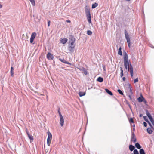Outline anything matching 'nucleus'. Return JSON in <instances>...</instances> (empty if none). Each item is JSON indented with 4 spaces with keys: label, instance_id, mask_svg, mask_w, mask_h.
Wrapping results in <instances>:
<instances>
[{
    "label": "nucleus",
    "instance_id": "nucleus-1",
    "mask_svg": "<svg viewBox=\"0 0 154 154\" xmlns=\"http://www.w3.org/2000/svg\"><path fill=\"white\" fill-rule=\"evenodd\" d=\"M123 58L124 59V65L125 68L128 71H130L131 77H132L133 75V68L131 63H129L128 55L126 52L124 53Z\"/></svg>",
    "mask_w": 154,
    "mask_h": 154
},
{
    "label": "nucleus",
    "instance_id": "nucleus-2",
    "mask_svg": "<svg viewBox=\"0 0 154 154\" xmlns=\"http://www.w3.org/2000/svg\"><path fill=\"white\" fill-rule=\"evenodd\" d=\"M125 38L126 39L128 46L129 48L130 47L131 42L129 38V36L128 34L127 31L125 30Z\"/></svg>",
    "mask_w": 154,
    "mask_h": 154
},
{
    "label": "nucleus",
    "instance_id": "nucleus-3",
    "mask_svg": "<svg viewBox=\"0 0 154 154\" xmlns=\"http://www.w3.org/2000/svg\"><path fill=\"white\" fill-rule=\"evenodd\" d=\"M47 58L48 60H52L53 59L54 57L53 54L48 52L47 55Z\"/></svg>",
    "mask_w": 154,
    "mask_h": 154
},
{
    "label": "nucleus",
    "instance_id": "nucleus-4",
    "mask_svg": "<svg viewBox=\"0 0 154 154\" xmlns=\"http://www.w3.org/2000/svg\"><path fill=\"white\" fill-rule=\"evenodd\" d=\"M36 34L35 32H33L32 33L31 35V38L30 39V42L32 43L34 39L35 38Z\"/></svg>",
    "mask_w": 154,
    "mask_h": 154
},
{
    "label": "nucleus",
    "instance_id": "nucleus-5",
    "mask_svg": "<svg viewBox=\"0 0 154 154\" xmlns=\"http://www.w3.org/2000/svg\"><path fill=\"white\" fill-rule=\"evenodd\" d=\"M131 141L134 143H135L136 142V139L135 137V134L134 133L132 132L131 133Z\"/></svg>",
    "mask_w": 154,
    "mask_h": 154
},
{
    "label": "nucleus",
    "instance_id": "nucleus-6",
    "mask_svg": "<svg viewBox=\"0 0 154 154\" xmlns=\"http://www.w3.org/2000/svg\"><path fill=\"white\" fill-rule=\"evenodd\" d=\"M75 48V45H69L68 48V50L71 52H73L74 51Z\"/></svg>",
    "mask_w": 154,
    "mask_h": 154
},
{
    "label": "nucleus",
    "instance_id": "nucleus-7",
    "mask_svg": "<svg viewBox=\"0 0 154 154\" xmlns=\"http://www.w3.org/2000/svg\"><path fill=\"white\" fill-rule=\"evenodd\" d=\"M140 97L138 98L137 100L139 102H142L143 101H144L145 99L143 97L141 94H140Z\"/></svg>",
    "mask_w": 154,
    "mask_h": 154
},
{
    "label": "nucleus",
    "instance_id": "nucleus-8",
    "mask_svg": "<svg viewBox=\"0 0 154 154\" xmlns=\"http://www.w3.org/2000/svg\"><path fill=\"white\" fill-rule=\"evenodd\" d=\"M79 69L80 71H82L84 73L85 75H87L88 74V72L86 70V69L83 67H82L80 68H79Z\"/></svg>",
    "mask_w": 154,
    "mask_h": 154
},
{
    "label": "nucleus",
    "instance_id": "nucleus-9",
    "mask_svg": "<svg viewBox=\"0 0 154 154\" xmlns=\"http://www.w3.org/2000/svg\"><path fill=\"white\" fill-rule=\"evenodd\" d=\"M60 124L61 126H63L64 124V119L63 118V117L62 116H60Z\"/></svg>",
    "mask_w": 154,
    "mask_h": 154
},
{
    "label": "nucleus",
    "instance_id": "nucleus-10",
    "mask_svg": "<svg viewBox=\"0 0 154 154\" xmlns=\"http://www.w3.org/2000/svg\"><path fill=\"white\" fill-rule=\"evenodd\" d=\"M87 17L88 21L89 23H90L91 22V14H88L86 15Z\"/></svg>",
    "mask_w": 154,
    "mask_h": 154
},
{
    "label": "nucleus",
    "instance_id": "nucleus-11",
    "mask_svg": "<svg viewBox=\"0 0 154 154\" xmlns=\"http://www.w3.org/2000/svg\"><path fill=\"white\" fill-rule=\"evenodd\" d=\"M48 136L47 138V141H51V139L52 138V135L51 133L49 132H48Z\"/></svg>",
    "mask_w": 154,
    "mask_h": 154
},
{
    "label": "nucleus",
    "instance_id": "nucleus-12",
    "mask_svg": "<svg viewBox=\"0 0 154 154\" xmlns=\"http://www.w3.org/2000/svg\"><path fill=\"white\" fill-rule=\"evenodd\" d=\"M67 41L68 39L66 38L62 39L60 40V42L64 44H65L67 42Z\"/></svg>",
    "mask_w": 154,
    "mask_h": 154
},
{
    "label": "nucleus",
    "instance_id": "nucleus-13",
    "mask_svg": "<svg viewBox=\"0 0 154 154\" xmlns=\"http://www.w3.org/2000/svg\"><path fill=\"white\" fill-rule=\"evenodd\" d=\"M59 60L62 62L64 63H67L70 65L71 64L70 63L68 62L64 59L59 58Z\"/></svg>",
    "mask_w": 154,
    "mask_h": 154
},
{
    "label": "nucleus",
    "instance_id": "nucleus-14",
    "mask_svg": "<svg viewBox=\"0 0 154 154\" xmlns=\"http://www.w3.org/2000/svg\"><path fill=\"white\" fill-rule=\"evenodd\" d=\"M127 86L128 87V88L130 89V92L131 93V94H133V92H132V87L131 86V85H130V84L129 83H128L127 84Z\"/></svg>",
    "mask_w": 154,
    "mask_h": 154
},
{
    "label": "nucleus",
    "instance_id": "nucleus-15",
    "mask_svg": "<svg viewBox=\"0 0 154 154\" xmlns=\"http://www.w3.org/2000/svg\"><path fill=\"white\" fill-rule=\"evenodd\" d=\"M106 91L109 95L112 96L113 95L112 93L109 91L108 89L106 88L105 89Z\"/></svg>",
    "mask_w": 154,
    "mask_h": 154
},
{
    "label": "nucleus",
    "instance_id": "nucleus-16",
    "mask_svg": "<svg viewBox=\"0 0 154 154\" xmlns=\"http://www.w3.org/2000/svg\"><path fill=\"white\" fill-rule=\"evenodd\" d=\"M69 39H70L69 42H75V39L71 35L70 36Z\"/></svg>",
    "mask_w": 154,
    "mask_h": 154
},
{
    "label": "nucleus",
    "instance_id": "nucleus-17",
    "mask_svg": "<svg viewBox=\"0 0 154 154\" xmlns=\"http://www.w3.org/2000/svg\"><path fill=\"white\" fill-rule=\"evenodd\" d=\"M135 149V147L134 146L132 145H130L129 146V149H130V150L132 151L133 150H134Z\"/></svg>",
    "mask_w": 154,
    "mask_h": 154
},
{
    "label": "nucleus",
    "instance_id": "nucleus-18",
    "mask_svg": "<svg viewBox=\"0 0 154 154\" xmlns=\"http://www.w3.org/2000/svg\"><path fill=\"white\" fill-rule=\"evenodd\" d=\"M151 128H149L147 129V132L149 134H151L153 132V131L151 130Z\"/></svg>",
    "mask_w": 154,
    "mask_h": 154
},
{
    "label": "nucleus",
    "instance_id": "nucleus-19",
    "mask_svg": "<svg viewBox=\"0 0 154 154\" xmlns=\"http://www.w3.org/2000/svg\"><path fill=\"white\" fill-rule=\"evenodd\" d=\"M122 48L121 47H120L119 49L118 54L119 55H120L121 56L122 55V51H121Z\"/></svg>",
    "mask_w": 154,
    "mask_h": 154
},
{
    "label": "nucleus",
    "instance_id": "nucleus-20",
    "mask_svg": "<svg viewBox=\"0 0 154 154\" xmlns=\"http://www.w3.org/2000/svg\"><path fill=\"white\" fill-rule=\"evenodd\" d=\"M135 146L138 149H140L141 148V146L140 145V144L138 143H137L135 144Z\"/></svg>",
    "mask_w": 154,
    "mask_h": 154
},
{
    "label": "nucleus",
    "instance_id": "nucleus-21",
    "mask_svg": "<svg viewBox=\"0 0 154 154\" xmlns=\"http://www.w3.org/2000/svg\"><path fill=\"white\" fill-rule=\"evenodd\" d=\"M97 80L100 82H102L103 81V79L102 78L99 77L97 78Z\"/></svg>",
    "mask_w": 154,
    "mask_h": 154
},
{
    "label": "nucleus",
    "instance_id": "nucleus-22",
    "mask_svg": "<svg viewBox=\"0 0 154 154\" xmlns=\"http://www.w3.org/2000/svg\"><path fill=\"white\" fill-rule=\"evenodd\" d=\"M14 68L12 67H11V76L13 77L14 76Z\"/></svg>",
    "mask_w": 154,
    "mask_h": 154
},
{
    "label": "nucleus",
    "instance_id": "nucleus-23",
    "mask_svg": "<svg viewBox=\"0 0 154 154\" xmlns=\"http://www.w3.org/2000/svg\"><path fill=\"white\" fill-rule=\"evenodd\" d=\"M79 96L81 97L85 95V93L84 92H79Z\"/></svg>",
    "mask_w": 154,
    "mask_h": 154
},
{
    "label": "nucleus",
    "instance_id": "nucleus-24",
    "mask_svg": "<svg viewBox=\"0 0 154 154\" xmlns=\"http://www.w3.org/2000/svg\"><path fill=\"white\" fill-rule=\"evenodd\" d=\"M140 154H145L144 150L143 149H141L139 151Z\"/></svg>",
    "mask_w": 154,
    "mask_h": 154
},
{
    "label": "nucleus",
    "instance_id": "nucleus-25",
    "mask_svg": "<svg viewBox=\"0 0 154 154\" xmlns=\"http://www.w3.org/2000/svg\"><path fill=\"white\" fill-rule=\"evenodd\" d=\"M98 5V4L97 3H95L94 4H93L92 6V8H96Z\"/></svg>",
    "mask_w": 154,
    "mask_h": 154
},
{
    "label": "nucleus",
    "instance_id": "nucleus-26",
    "mask_svg": "<svg viewBox=\"0 0 154 154\" xmlns=\"http://www.w3.org/2000/svg\"><path fill=\"white\" fill-rule=\"evenodd\" d=\"M146 115L148 118L151 116V114L148 110H146Z\"/></svg>",
    "mask_w": 154,
    "mask_h": 154
},
{
    "label": "nucleus",
    "instance_id": "nucleus-27",
    "mask_svg": "<svg viewBox=\"0 0 154 154\" xmlns=\"http://www.w3.org/2000/svg\"><path fill=\"white\" fill-rule=\"evenodd\" d=\"M32 4V5L33 6H34L35 5V0H29Z\"/></svg>",
    "mask_w": 154,
    "mask_h": 154
},
{
    "label": "nucleus",
    "instance_id": "nucleus-28",
    "mask_svg": "<svg viewBox=\"0 0 154 154\" xmlns=\"http://www.w3.org/2000/svg\"><path fill=\"white\" fill-rule=\"evenodd\" d=\"M87 34L88 35H92V32L91 31L88 30L87 31Z\"/></svg>",
    "mask_w": 154,
    "mask_h": 154
},
{
    "label": "nucleus",
    "instance_id": "nucleus-29",
    "mask_svg": "<svg viewBox=\"0 0 154 154\" xmlns=\"http://www.w3.org/2000/svg\"><path fill=\"white\" fill-rule=\"evenodd\" d=\"M28 137L31 140H33V137L32 135H28Z\"/></svg>",
    "mask_w": 154,
    "mask_h": 154
},
{
    "label": "nucleus",
    "instance_id": "nucleus-30",
    "mask_svg": "<svg viewBox=\"0 0 154 154\" xmlns=\"http://www.w3.org/2000/svg\"><path fill=\"white\" fill-rule=\"evenodd\" d=\"M90 14V12L89 10L87 9L85 10V14L86 15Z\"/></svg>",
    "mask_w": 154,
    "mask_h": 154
},
{
    "label": "nucleus",
    "instance_id": "nucleus-31",
    "mask_svg": "<svg viewBox=\"0 0 154 154\" xmlns=\"http://www.w3.org/2000/svg\"><path fill=\"white\" fill-rule=\"evenodd\" d=\"M118 92L120 94H121L122 95H124L123 92L120 89H118Z\"/></svg>",
    "mask_w": 154,
    "mask_h": 154
},
{
    "label": "nucleus",
    "instance_id": "nucleus-32",
    "mask_svg": "<svg viewBox=\"0 0 154 154\" xmlns=\"http://www.w3.org/2000/svg\"><path fill=\"white\" fill-rule=\"evenodd\" d=\"M58 112L60 116H62L60 112V109L59 108H58Z\"/></svg>",
    "mask_w": 154,
    "mask_h": 154
},
{
    "label": "nucleus",
    "instance_id": "nucleus-33",
    "mask_svg": "<svg viewBox=\"0 0 154 154\" xmlns=\"http://www.w3.org/2000/svg\"><path fill=\"white\" fill-rule=\"evenodd\" d=\"M134 154H139L138 151L136 149H135L134 150Z\"/></svg>",
    "mask_w": 154,
    "mask_h": 154
},
{
    "label": "nucleus",
    "instance_id": "nucleus-34",
    "mask_svg": "<svg viewBox=\"0 0 154 154\" xmlns=\"http://www.w3.org/2000/svg\"><path fill=\"white\" fill-rule=\"evenodd\" d=\"M75 42H69V45H72L73 46V45H74V43Z\"/></svg>",
    "mask_w": 154,
    "mask_h": 154
},
{
    "label": "nucleus",
    "instance_id": "nucleus-35",
    "mask_svg": "<svg viewBox=\"0 0 154 154\" xmlns=\"http://www.w3.org/2000/svg\"><path fill=\"white\" fill-rule=\"evenodd\" d=\"M147 123H148L149 125L150 126V127L152 128L153 129H154L152 126L150 122L148 121V122H147Z\"/></svg>",
    "mask_w": 154,
    "mask_h": 154
},
{
    "label": "nucleus",
    "instance_id": "nucleus-36",
    "mask_svg": "<svg viewBox=\"0 0 154 154\" xmlns=\"http://www.w3.org/2000/svg\"><path fill=\"white\" fill-rule=\"evenodd\" d=\"M143 118L144 120L146 122H148L149 120L148 119H147V118L146 116H143Z\"/></svg>",
    "mask_w": 154,
    "mask_h": 154
},
{
    "label": "nucleus",
    "instance_id": "nucleus-37",
    "mask_svg": "<svg viewBox=\"0 0 154 154\" xmlns=\"http://www.w3.org/2000/svg\"><path fill=\"white\" fill-rule=\"evenodd\" d=\"M129 122L130 123H133L134 121L133 119L132 118H130L129 120Z\"/></svg>",
    "mask_w": 154,
    "mask_h": 154
},
{
    "label": "nucleus",
    "instance_id": "nucleus-38",
    "mask_svg": "<svg viewBox=\"0 0 154 154\" xmlns=\"http://www.w3.org/2000/svg\"><path fill=\"white\" fill-rule=\"evenodd\" d=\"M138 81V78H137L136 79H135L134 80V83L137 82Z\"/></svg>",
    "mask_w": 154,
    "mask_h": 154
},
{
    "label": "nucleus",
    "instance_id": "nucleus-39",
    "mask_svg": "<svg viewBox=\"0 0 154 154\" xmlns=\"http://www.w3.org/2000/svg\"><path fill=\"white\" fill-rule=\"evenodd\" d=\"M51 142V141H47V143L48 146H49L50 145Z\"/></svg>",
    "mask_w": 154,
    "mask_h": 154
},
{
    "label": "nucleus",
    "instance_id": "nucleus-40",
    "mask_svg": "<svg viewBox=\"0 0 154 154\" xmlns=\"http://www.w3.org/2000/svg\"><path fill=\"white\" fill-rule=\"evenodd\" d=\"M148 118H149V120H150L151 122L153 120V119L152 117V116H151L150 117H149Z\"/></svg>",
    "mask_w": 154,
    "mask_h": 154
},
{
    "label": "nucleus",
    "instance_id": "nucleus-41",
    "mask_svg": "<svg viewBox=\"0 0 154 154\" xmlns=\"http://www.w3.org/2000/svg\"><path fill=\"white\" fill-rule=\"evenodd\" d=\"M143 123L144 126L145 127H146L147 126V123L145 122H144Z\"/></svg>",
    "mask_w": 154,
    "mask_h": 154
},
{
    "label": "nucleus",
    "instance_id": "nucleus-42",
    "mask_svg": "<svg viewBox=\"0 0 154 154\" xmlns=\"http://www.w3.org/2000/svg\"><path fill=\"white\" fill-rule=\"evenodd\" d=\"M50 21L49 20L48 21V27H49L50 26Z\"/></svg>",
    "mask_w": 154,
    "mask_h": 154
},
{
    "label": "nucleus",
    "instance_id": "nucleus-43",
    "mask_svg": "<svg viewBox=\"0 0 154 154\" xmlns=\"http://www.w3.org/2000/svg\"><path fill=\"white\" fill-rule=\"evenodd\" d=\"M123 75V72H121L120 73V77H122Z\"/></svg>",
    "mask_w": 154,
    "mask_h": 154
},
{
    "label": "nucleus",
    "instance_id": "nucleus-44",
    "mask_svg": "<svg viewBox=\"0 0 154 154\" xmlns=\"http://www.w3.org/2000/svg\"><path fill=\"white\" fill-rule=\"evenodd\" d=\"M120 70H121V72H123V71L122 68V67H120Z\"/></svg>",
    "mask_w": 154,
    "mask_h": 154
},
{
    "label": "nucleus",
    "instance_id": "nucleus-45",
    "mask_svg": "<svg viewBox=\"0 0 154 154\" xmlns=\"http://www.w3.org/2000/svg\"><path fill=\"white\" fill-rule=\"evenodd\" d=\"M128 96L130 100H131L132 99V98L131 95H129Z\"/></svg>",
    "mask_w": 154,
    "mask_h": 154
},
{
    "label": "nucleus",
    "instance_id": "nucleus-46",
    "mask_svg": "<svg viewBox=\"0 0 154 154\" xmlns=\"http://www.w3.org/2000/svg\"><path fill=\"white\" fill-rule=\"evenodd\" d=\"M152 123V124L154 125V120H153V121H152L151 122Z\"/></svg>",
    "mask_w": 154,
    "mask_h": 154
},
{
    "label": "nucleus",
    "instance_id": "nucleus-47",
    "mask_svg": "<svg viewBox=\"0 0 154 154\" xmlns=\"http://www.w3.org/2000/svg\"><path fill=\"white\" fill-rule=\"evenodd\" d=\"M125 79H126V78H125V77H123V78H122V80L123 81H125Z\"/></svg>",
    "mask_w": 154,
    "mask_h": 154
},
{
    "label": "nucleus",
    "instance_id": "nucleus-48",
    "mask_svg": "<svg viewBox=\"0 0 154 154\" xmlns=\"http://www.w3.org/2000/svg\"><path fill=\"white\" fill-rule=\"evenodd\" d=\"M66 22H67V23H70V21L69 20H66Z\"/></svg>",
    "mask_w": 154,
    "mask_h": 154
},
{
    "label": "nucleus",
    "instance_id": "nucleus-49",
    "mask_svg": "<svg viewBox=\"0 0 154 154\" xmlns=\"http://www.w3.org/2000/svg\"><path fill=\"white\" fill-rule=\"evenodd\" d=\"M143 116V115L142 114H140L139 115L140 117H141Z\"/></svg>",
    "mask_w": 154,
    "mask_h": 154
},
{
    "label": "nucleus",
    "instance_id": "nucleus-50",
    "mask_svg": "<svg viewBox=\"0 0 154 154\" xmlns=\"http://www.w3.org/2000/svg\"><path fill=\"white\" fill-rule=\"evenodd\" d=\"M103 70H104V71H105V70H105V66H103Z\"/></svg>",
    "mask_w": 154,
    "mask_h": 154
},
{
    "label": "nucleus",
    "instance_id": "nucleus-51",
    "mask_svg": "<svg viewBox=\"0 0 154 154\" xmlns=\"http://www.w3.org/2000/svg\"><path fill=\"white\" fill-rule=\"evenodd\" d=\"M26 133L28 135H28H30L29 134V133L27 131H26Z\"/></svg>",
    "mask_w": 154,
    "mask_h": 154
},
{
    "label": "nucleus",
    "instance_id": "nucleus-52",
    "mask_svg": "<svg viewBox=\"0 0 154 154\" xmlns=\"http://www.w3.org/2000/svg\"><path fill=\"white\" fill-rule=\"evenodd\" d=\"M2 5L0 4V8H1L2 7Z\"/></svg>",
    "mask_w": 154,
    "mask_h": 154
},
{
    "label": "nucleus",
    "instance_id": "nucleus-53",
    "mask_svg": "<svg viewBox=\"0 0 154 154\" xmlns=\"http://www.w3.org/2000/svg\"><path fill=\"white\" fill-rule=\"evenodd\" d=\"M151 47L153 48H154V47H153V46L152 45H151Z\"/></svg>",
    "mask_w": 154,
    "mask_h": 154
},
{
    "label": "nucleus",
    "instance_id": "nucleus-54",
    "mask_svg": "<svg viewBox=\"0 0 154 154\" xmlns=\"http://www.w3.org/2000/svg\"><path fill=\"white\" fill-rule=\"evenodd\" d=\"M135 128H133V130H134V131H135Z\"/></svg>",
    "mask_w": 154,
    "mask_h": 154
},
{
    "label": "nucleus",
    "instance_id": "nucleus-55",
    "mask_svg": "<svg viewBox=\"0 0 154 154\" xmlns=\"http://www.w3.org/2000/svg\"><path fill=\"white\" fill-rule=\"evenodd\" d=\"M91 0L92 1H93V0Z\"/></svg>",
    "mask_w": 154,
    "mask_h": 154
}]
</instances>
